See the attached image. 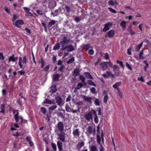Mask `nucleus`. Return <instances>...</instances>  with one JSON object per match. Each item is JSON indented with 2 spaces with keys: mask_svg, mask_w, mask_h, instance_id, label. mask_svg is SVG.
<instances>
[{
  "mask_svg": "<svg viewBox=\"0 0 151 151\" xmlns=\"http://www.w3.org/2000/svg\"><path fill=\"white\" fill-rule=\"evenodd\" d=\"M36 12L39 15H43V13H42V12L40 10H36Z\"/></svg>",
  "mask_w": 151,
  "mask_h": 151,
  "instance_id": "obj_60",
  "label": "nucleus"
},
{
  "mask_svg": "<svg viewBox=\"0 0 151 151\" xmlns=\"http://www.w3.org/2000/svg\"><path fill=\"white\" fill-rule=\"evenodd\" d=\"M4 10L8 13L10 14V11L9 9H8L7 7H5L4 9Z\"/></svg>",
  "mask_w": 151,
  "mask_h": 151,
  "instance_id": "obj_64",
  "label": "nucleus"
},
{
  "mask_svg": "<svg viewBox=\"0 0 151 151\" xmlns=\"http://www.w3.org/2000/svg\"><path fill=\"white\" fill-rule=\"evenodd\" d=\"M91 151H97V149L95 146L93 145L90 147Z\"/></svg>",
  "mask_w": 151,
  "mask_h": 151,
  "instance_id": "obj_47",
  "label": "nucleus"
},
{
  "mask_svg": "<svg viewBox=\"0 0 151 151\" xmlns=\"http://www.w3.org/2000/svg\"><path fill=\"white\" fill-rule=\"evenodd\" d=\"M88 53L91 55H92L94 53V51L92 49H90L88 50Z\"/></svg>",
  "mask_w": 151,
  "mask_h": 151,
  "instance_id": "obj_63",
  "label": "nucleus"
},
{
  "mask_svg": "<svg viewBox=\"0 0 151 151\" xmlns=\"http://www.w3.org/2000/svg\"><path fill=\"white\" fill-rule=\"evenodd\" d=\"M93 114L95 116L94 118V121L95 123H97L99 122V120L98 116L97 115L96 112V111L95 110L94 111H93Z\"/></svg>",
  "mask_w": 151,
  "mask_h": 151,
  "instance_id": "obj_20",
  "label": "nucleus"
},
{
  "mask_svg": "<svg viewBox=\"0 0 151 151\" xmlns=\"http://www.w3.org/2000/svg\"><path fill=\"white\" fill-rule=\"evenodd\" d=\"M41 111L43 114H46V109L45 107H42L41 108Z\"/></svg>",
  "mask_w": 151,
  "mask_h": 151,
  "instance_id": "obj_46",
  "label": "nucleus"
},
{
  "mask_svg": "<svg viewBox=\"0 0 151 151\" xmlns=\"http://www.w3.org/2000/svg\"><path fill=\"white\" fill-rule=\"evenodd\" d=\"M59 137L58 138L60 141L64 142L65 141V134L64 132L59 134Z\"/></svg>",
  "mask_w": 151,
  "mask_h": 151,
  "instance_id": "obj_15",
  "label": "nucleus"
},
{
  "mask_svg": "<svg viewBox=\"0 0 151 151\" xmlns=\"http://www.w3.org/2000/svg\"><path fill=\"white\" fill-rule=\"evenodd\" d=\"M57 144L58 148L59 149V151L62 150L63 149L62 143L58 141L57 142Z\"/></svg>",
  "mask_w": 151,
  "mask_h": 151,
  "instance_id": "obj_18",
  "label": "nucleus"
},
{
  "mask_svg": "<svg viewBox=\"0 0 151 151\" xmlns=\"http://www.w3.org/2000/svg\"><path fill=\"white\" fill-rule=\"evenodd\" d=\"M84 142L83 141L81 142L78 143L77 146V149L78 150H80V148L84 145Z\"/></svg>",
  "mask_w": 151,
  "mask_h": 151,
  "instance_id": "obj_27",
  "label": "nucleus"
},
{
  "mask_svg": "<svg viewBox=\"0 0 151 151\" xmlns=\"http://www.w3.org/2000/svg\"><path fill=\"white\" fill-rule=\"evenodd\" d=\"M65 109L66 111L68 112H72L73 109H71L68 105L67 104L65 106Z\"/></svg>",
  "mask_w": 151,
  "mask_h": 151,
  "instance_id": "obj_32",
  "label": "nucleus"
},
{
  "mask_svg": "<svg viewBox=\"0 0 151 151\" xmlns=\"http://www.w3.org/2000/svg\"><path fill=\"white\" fill-rule=\"evenodd\" d=\"M18 112L17 111V113L15 114L14 116V119L16 120V122H18L19 121L20 118H19V116H18Z\"/></svg>",
  "mask_w": 151,
  "mask_h": 151,
  "instance_id": "obj_37",
  "label": "nucleus"
},
{
  "mask_svg": "<svg viewBox=\"0 0 151 151\" xmlns=\"http://www.w3.org/2000/svg\"><path fill=\"white\" fill-rule=\"evenodd\" d=\"M107 63L108 62H104L100 64V65L102 67L103 70H105L106 69L107 67Z\"/></svg>",
  "mask_w": 151,
  "mask_h": 151,
  "instance_id": "obj_14",
  "label": "nucleus"
},
{
  "mask_svg": "<svg viewBox=\"0 0 151 151\" xmlns=\"http://www.w3.org/2000/svg\"><path fill=\"white\" fill-rule=\"evenodd\" d=\"M97 142L99 143L100 145H101V138L100 136L98 135H97Z\"/></svg>",
  "mask_w": 151,
  "mask_h": 151,
  "instance_id": "obj_54",
  "label": "nucleus"
},
{
  "mask_svg": "<svg viewBox=\"0 0 151 151\" xmlns=\"http://www.w3.org/2000/svg\"><path fill=\"white\" fill-rule=\"evenodd\" d=\"M5 57L3 55V53L2 52H0V60H3L4 59Z\"/></svg>",
  "mask_w": 151,
  "mask_h": 151,
  "instance_id": "obj_58",
  "label": "nucleus"
},
{
  "mask_svg": "<svg viewBox=\"0 0 151 151\" xmlns=\"http://www.w3.org/2000/svg\"><path fill=\"white\" fill-rule=\"evenodd\" d=\"M80 70L79 68L76 69L73 72V76L76 77L80 75Z\"/></svg>",
  "mask_w": 151,
  "mask_h": 151,
  "instance_id": "obj_9",
  "label": "nucleus"
},
{
  "mask_svg": "<svg viewBox=\"0 0 151 151\" xmlns=\"http://www.w3.org/2000/svg\"><path fill=\"white\" fill-rule=\"evenodd\" d=\"M65 67L64 65H61L59 68L58 70L63 73Z\"/></svg>",
  "mask_w": 151,
  "mask_h": 151,
  "instance_id": "obj_38",
  "label": "nucleus"
},
{
  "mask_svg": "<svg viewBox=\"0 0 151 151\" xmlns=\"http://www.w3.org/2000/svg\"><path fill=\"white\" fill-rule=\"evenodd\" d=\"M11 61H12L13 62L15 61V59H14V54H13L9 58V61L10 62Z\"/></svg>",
  "mask_w": 151,
  "mask_h": 151,
  "instance_id": "obj_34",
  "label": "nucleus"
},
{
  "mask_svg": "<svg viewBox=\"0 0 151 151\" xmlns=\"http://www.w3.org/2000/svg\"><path fill=\"white\" fill-rule=\"evenodd\" d=\"M82 98L85 101L88 102L90 104H91L92 103V101H91L92 99L91 97L83 95L82 96Z\"/></svg>",
  "mask_w": 151,
  "mask_h": 151,
  "instance_id": "obj_8",
  "label": "nucleus"
},
{
  "mask_svg": "<svg viewBox=\"0 0 151 151\" xmlns=\"http://www.w3.org/2000/svg\"><path fill=\"white\" fill-rule=\"evenodd\" d=\"M59 10H55L54 12H51V15H52L53 16H56L59 14Z\"/></svg>",
  "mask_w": 151,
  "mask_h": 151,
  "instance_id": "obj_31",
  "label": "nucleus"
},
{
  "mask_svg": "<svg viewBox=\"0 0 151 151\" xmlns=\"http://www.w3.org/2000/svg\"><path fill=\"white\" fill-rule=\"evenodd\" d=\"M66 49L67 50L68 52H71L75 50L73 46L71 45H66Z\"/></svg>",
  "mask_w": 151,
  "mask_h": 151,
  "instance_id": "obj_10",
  "label": "nucleus"
},
{
  "mask_svg": "<svg viewBox=\"0 0 151 151\" xmlns=\"http://www.w3.org/2000/svg\"><path fill=\"white\" fill-rule=\"evenodd\" d=\"M84 49L85 51H87L90 48H92V47L89 45H83L82 47Z\"/></svg>",
  "mask_w": 151,
  "mask_h": 151,
  "instance_id": "obj_22",
  "label": "nucleus"
},
{
  "mask_svg": "<svg viewBox=\"0 0 151 151\" xmlns=\"http://www.w3.org/2000/svg\"><path fill=\"white\" fill-rule=\"evenodd\" d=\"M84 75L87 78L93 79V77L90 73L88 72H85L84 73Z\"/></svg>",
  "mask_w": 151,
  "mask_h": 151,
  "instance_id": "obj_26",
  "label": "nucleus"
},
{
  "mask_svg": "<svg viewBox=\"0 0 151 151\" xmlns=\"http://www.w3.org/2000/svg\"><path fill=\"white\" fill-rule=\"evenodd\" d=\"M73 133L74 137H79L80 134L79 129H73Z\"/></svg>",
  "mask_w": 151,
  "mask_h": 151,
  "instance_id": "obj_6",
  "label": "nucleus"
},
{
  "mask_svg": "<svg viewBox=\"0 0 151 151\" xmlns=\"http://www.w3.org/2000/svg\"><path fill=\"white\" fill-rule=\"evenodd\" d=\"M60 47V45L59 43L56 44L54 46L53 49L54 50H57L59 49Z\"/></svg>",
  "mask_w": 151,
  "mask_h": 151,
  "instance_id": "obj_35",
  "label": "nucleus"
},
{
  "mask_svg": "<svg viewBox=\"0 0 151 151\" xmlns=\"http://www.w3.org/2000/svg\"><path fill=\"white\" fill-rule=\"evenodd\" d=\"M51 89L50 92L52 94L55 93L57 91V87L56 85H54L50 87Z\"/></svg>",
  "mask_w": 151,
  "mask_h": 151,
  "instance_id": "obj_11",
  "label": "nucleus"
},
{
  "mask_svg": "<svg viewBox=\"0 0 151 151\" xmlns=\"http://www.w3.org/2000/svg\"><path fill=\"white\" fill-rule=\"evenodd\" d=\"M57 116L62 118L63 119L65 120V116L61 112H57Z\"/></svg>",
  "mask_w": 151,
  "mask_h": 151,
  "instance_id": "obj_24",
  "label": "nucleus"
},
{
  "mask_svg": "<svg viewBox=\"0 0 151 151\" xmlns=\"http://www.w3.org/2000/svg\"><path fill=\"white\" fill-rule=\"evenodd\" d=\"M143 54V50H142L140 51L139 55V59L140 60H142L144 59V57L142 56V55Z\"/></svg>",
  "mask_w": 151,
  "mask_h": 151,
  "instance_id": "obj_36",
  "label": "nucleus"
},
{
  "mask_svg": "<svg viewBox=\"0 0 151 151\" xmlns=\"http://www.w3.org/2000/svg\"><path fill=\"white\" fill-rule=\"evenodd\" d=\"M115 35V32L113 30H111L108 32V37L109 38H111L114 37Z\"/></svg>",
  "mask_w": 151,
  "mask_h": 151,
  "instance_id": "obj_13",
  "label": "nucleus"
},
{
  "mask_svg": "<svg viewBox=\"0 0 151 151\" xmlns=\"http://www.w3.org/2000/svg\"><path fill=\"white\" fill-rule=\"evenodd\" d=\"M122 84L121 82H116L115 84L113 86L114 88L117 89L118 87L120 86Z\"/></svg>",
  "mask_w": 151,
  "mask_h": 151,
  "instance_id": "obj_23",
  "label": "nucleus"
},
{
  "mask_svg": "<svg viewBox=\"0 0 151 151\" xmlns=\"http://www.w3.org/2000/svg\"><path fill=\"white\" fill-rule=\"evenodd\" d=\"M126 66L130 70H132V69L131 67V66L128 63L126 62Z\"/></svg>",
  "mask_w": 151,
  "mask_h": 151,
  "instance_id": "obj_57",
  "label": "nucleus"
},
{
  "mask_svg": "<svg viewBox=\"0 0 151 151\" xmlns=\"http://www.w3.org/2000/svg\"><path fill=\"white\" fill-rule=\"evenodd\" d=\"M120 25L123 29H125L126 27V22L125 21H123L120 23Z\"/></svg>",
  "mask_w": 151,
  "mask_h": 151,
  "instance_id": "obj_28",
  "label": "nucleus"
},
{
  "mask_svg": "<svg viewBox=\"0 0 151 151\" xmlns=\"http://www.w3.org/2000/svg\"><path fill=\"white\" fill-rule=\"evenodd\" d=\"M112 25V23L108 22L104 25V27L103 29V31L105 32L109 29V27Z\"/></svg>",
  "mask_w": 151,
  "mask_h": 151,
  "instance_id": "obj_4",
  "label": "nucleus"
},
{
  "mask_svg": "<svg viewBox=\"0 0 151 151\" xmlns=\"http://www.w3.org/2000/svg\"><path fill=\"white\" fill-rule=\"evenodd\" d=\"M90 91L93 93H96V89L94 87H92L91 88Z\"/></svg>",
  "mask_w": 151,
  "mask_h": 151,
  "instance_id": "obj_59",
  "label": "nucleus"
},
{
  "mask_svg": "<svg viewBox=\"0 0 151 151\" xmlns=\"http://www.w3.org/2000/svg\"><path fill=\"white\" fill-rule=\"evenodd\" d=\"M39 63H40L41 64V68H42L44 66V62L43 59L42 58H41L40 60L39 61Z\"/></svg>",
  "mask_w": 151,
  "mask_h": 151,
  "instance_id": "obj_43",
  "label": "nucleus"
},
{
  "mask_svg": "<svg viewBox=\"0 0 151 151\" xmlns=\"http://www.w3.org/2000/svg\"><path fill=\"white\" fill-rule=\"evenodd\" d=\"M108 98V95L107 93H106V94L105 95L104 97V103H106L107 102Z\"/></svg>",
  "mask_w": 151,
  "mask_h": 151,
  "instance_id": "obj_40",
  "label": "nucleus"
},
{
  "mask_svg": "<svg viewBox=\"0 0 151 151\" xmlns=\"http://www.w3.org/2000/svg\"><path fill=\"white\" fill-rule=\"evenodd\" d=\"M17 102L20 106H22V101L20 99H18L17 100Z\"/></svg>",
  "mask_w": 151,
  "mask_h": 151,
  "instance_id": "obj_61",
  "label": "nucleus"
},
{
  "mask_svg": "<svg viewBox=\"0 0 151 151\" xmlns=\"http://www.w3.org/2000/svg\"><path fill=\"white\" fill-rule=\"evenodd\" d=\"M59 43L60 45H61L62 46L61 50H65L66 49V45H65V44H65L62 41L60 42Z\"/></svg>",
  "mask_w": 151,
  "mask_h": 151,
  "instance_id": "obj_21",
  "label": "nucleus"
},
{
  "mask_svg": "<svg viewBox=\"0 0 151 151\" xmlns=\"http://www.w3.org/2000/svg\"><path fill=\"white\" fill-rule=\"evenodd\" d=\"M51 146L52 147V148L53 149V150L54 151H56L57 150V148H56V145L55 144H54L53 142H52L51 143Z\"/></svg>",
  "mask_w": 151,
  "mask_h": 151,
  "instance_id": "obj_42",
  "label": "nucleus"
},
{
  "mask_svg": "<svg viewBox=\"0 0 151 151\" xmlns=\"http://www.w3.org/2000/svg\"><path fill=\"white\" fill-rule=\"evenodd\" d=\"M83 84L81 83H78V84L77 87L75 88V90H74L75 91H76V90H79L80 89V88L83 87Z\"/></svg>",
  "mask_w": 151,
  "mask_h": 151,
  "instance_id": "obj_29",
  "label": "nucleus"
},
{
  "mask_svg": "<svg viewBox=\"0 0 151 151\" xmlns=\"http://www.w3.org/2000/svg\"><path fill=\"white\" fill-rule=\"evenodd\" d=\"M116 62L117 63L119 64L123 68L124 67L123 65V62L122 61L117 60L116 61Z\"/></svg>",
  "mask_w": 151,
  "mask_h": 151,
  "instance_id": "obj_50",
  "label": "nucleus"
},
{
  "mask_svg": "<svg viewBox=\"0 0 151 151\" xmlns=\"http://www.w3.org/2000/svg\"><path fill=\"white\" fill-rule=\"evenodd\" d=\"M0 109H1V110L0 111V112L1 113H4L5 106L4 104H2L1 105Z\"/></svg>",
  "mask_w": 151,
  "mask_h": 151,
  "instance_id": "obj_44",
  "label": "nucleus"
},
{
  "mask_svg": "<svg viewBox=\"0 0 151 151\" xmlns=\"http://www.w3.org/2000/svg\"><path fill=\"white\" fill-rule=\"evenodd\" d=\"M94 104H95L97 106H99L100 105V103L99 101V99H96L95 101H94Z\"/></svg>",
  "mask_w": 151,
  "mask_h": 151,
  "instance_id": "obj_56",
  "label": "nucleus"
},
{
  "mask_svg": "<svg viewBox=\"0 0 151 151\" xmlns=\"http://www.w3.org/2000/svg\"><path fill=\"white\" fill-rule=\"evenodd\" d=\"M55 23V21L54 20H51L49 22L48 24H47V26L48 28L50 29L52 26Z\"/></svg>",
  "mask_w": 151,
  "mask_h": 151,
  "instance_id": "obj_19",
  "label": "nucleus"
},
{
  "mask_svg": "<svg viewBox=\"0 0 151 151\" xmlns=\"http://www.w3.org/2000/svg\"><path fill=\"white\" fill-rule=\"evenodd\" d=\"M95 110L92 109L88 112H86L84 115V117L85 119L88 122L92 121L93 120L92 114Z\"/></svg>",
  "mask_w": 151,
  "mask_h": 151,
  "instance_id": "obj_1",
  "label": "nucleus"
},
{
  "mask_svg": "<svg viewBox=\"0 0 151 151\" xmlns=\"http://www.w3.org/2000/svg\"><path fill=\"white\" fill-rule=\"evenodd\" d=\"M79 79L83 82H84L85 81V78L83 75H81L79 76Z\"/></svg>",
  "mask_w": 151,
  "mask_h": 151,
  "instance_id": "obj_48",
  "label": "nucleus"
},
{
  "mask_svg": "<svg viewBox=\"0 0 151 151\" xmlns=\"http://www.w3.org/2000/svg\"><path fill=\"white\" fill-rule=\"evenodd\" d=\"M113 71L114 73L115 76H119V69H113Z\"/></svg>",
  "mask_w": 151,
  "mask_h": 151,
  "instance_id": "obj_33",
  "label": "nucleus"
},
{
  "mask_svg": "<svg viewBox=\"0 0 151 151\" xmlns=\"http://www.w3.org/2000/svg\"><path fill=\"white\" fill-rule=\"evenodd\" d=\"M65 9L66 11V13H67L68 14L70 13V9L68 6H65Z\"/></svg>",
  "mask_w": 151,
  "mask_h": 151,
  "instance_id": "obj_51",
  "label": "nucleus"
},
{
  "mask_svg": "<svg viewBox=\"0 0 151 151\" xmlns=\"http://www.w3.org/2000/svg\"><path fill=\"white\" fill-rule=\"evenodd\" d=\"M27 60L26 57L25 56H24L22 60V63L24 64H26L27 63Z\"/></svg>",
  "mask_w": 151,
  "mask_h": 151,
  "instance_id": "obj_62",
  "label": "nucleus"
},
{
  "mask_svg": "<svg viewBox=\"0 0 151 151\" xmlns=\"http://www.w3.org/2000/svg\"><path fill=\"white\" fill-rule=\"evenodd\" d=\"M56 127L58 131H60V132H63L64 130V125L63 122L61 121L58 122L57 124Z\"/></svg>",
  "mask_w": 151,
  "mask_h": 151,
  "instance_id": "obj_2",
  "label": "nucleus"
},
{
  "mask_svg": "<svg viewBox=\"0 0 151 151\" xmlns=\"http://www.w3.org/2000/svg\"><path fill=\"white\" fill-rule=\"evenodd\" d=\"M63 40L61 41L65 44H68L70 42V39H69L66 36H64L63 38Z\"/></svg>",
  "mask_w": 151,
  "mask_h": 151,
  "instance_id": "obj_16",
  "label": "nucleus"
},
{
  "mask_svg": "<svg viewBox=\"0 0 151 151\" xmlns=\"http://www.w3.org/2000/svg\"><path fill=\"white\" fill-rule=\"evenodd\" d=\"M87 132L90 134L93 133V134H95V129H93L92 127L91 126H89L87 128Z\"/></svg>",
  "mask_w": 151,
  "mask_h": 151,
  "instance_id": "obj_7",
  "label": "nucleus"
},
{
  "mask_svg": "<svg viewBox=\"0 0 151 151\" xmlns=\"http://www.w3.org/2000/svg\"><path fill=\"white\" fill-rule=\"evenodd\" d=\"M57 106L56 105H54L49 108V111L50 112V114L52 113V111L57 108Z\"/></svg>",
  "mask_w": 151,
  "mask_h": 151,
  "instance_id": "obj_25",
  "label": "nucleus"
},
{
  "mask_svg": "<svg viewBox=\"0 0 151 151\" xmlns=\"http://www.w3.org/2000/svg\"><path fill=\"white\" fill-rule=\"evenodd\" d=\"M51 100L49 99H45L43 103L45 104H50V103Z\"/></svg>",
  "mask_w": 151,
  "mask_h": 151,
  "instance_id": "obj_49",
  "label": "nucleus"
},
{
  "mask_svg": "<svg viewBox=\"0 0 151 151\" xmlns=\"http://www.w3.org/2000/svg\"><path fill=\"white\" fill-rule=\"evenodd\" d=\"M60 78V76L59 74H54L53 75V80L54 81H57Z\"/></svg>",
  "mask_w": 151,
  "mask_h": 151,
  "instance_id": "obj_17",
  "label": "nucleus"
},
{
  "mask_svg": "<svg viewBox=\"0 0 151 151\" xmlns=\"http://www.w3.org/2000/svg\"><path fill=\"white\" fill-rule=\"evenodd\" d=\"M56 5V2L54 0H51L49 2L48 6L50 9L54 8Z\"/></svg>",
  "mask_w": 151,
  "mask_h": 151,
  "instance_id": "obj_5",
  "label": "nucleus"
},
{
  "mask_svg": "<svg viewBox=\"0 0 151 151\" xmlns=\"http://www.w3.org/2000/svg\"><path fill=\"white\" fill-rule=\"evenodd\" d=\"M143 42L141 43L139 45L136 46L135 47V51L137 52H139L141 47H142Z\"/></svg>",
  "mask_w": 151,
  "mask_h": 151,
  "instance_id": "obj_30",
  "label": "nucleus"
},
{
  "mask_svg": "<svg viewBox=\"0 0 151 151\" xmlns=\"http://www.w3.org/2000/svg\"><path fill=\"white\" fill-rule=\"evenodd\" d=\"M78 110H74L73 109H72V112L73 113H77V112H78L79 113L80 112V108L79 106L78 107Z\"/></svg>",
  "mask_w": 151,
  "mask_h": 151,
  "instance_id": "obj_53",
  "label": "nucleus"
},
{
  "mask_svg": "<svg viewBox=\"0 0 151 151\" xmlns=\"http://www.w3.org/2000/svg\"><path fill=\"white\" fill-rule=\"evenodd\" d=\"M42 24L43 26L44 27V29L45 31L46 32H47V27L46 26V24L44 22L42 23Z\"/></svg>",
  "mask_w": 151,
  "mask_h": 151,
  "instance_id": "obj_52",
  "label": "nucleus"
},
{
  "mask_svg": "<svg viewBox=\"0 0 151 151\" xmlns=\"http://www.w3.org/2000/svg\"><path fill=\"white\" fill-rule=\"evenodd\" d=\"M75 60V58L74 57H73L71 58L70 59H69L68 60L66 63L67 64H69L71 63H72L74 62Z\"/></svg>",
  "mask_w": 151,
  "mask_h": 151,
  "instance_id": "obj_39",
  "label": "nucleus"
},
{
  "mask_svg": "<svg viewBox=\"0 0 151 151\" xmlns=\"http://www.w3.org/2000/svg\"><path fill=\"white\" fill-rule=\"evenodd\" d=\"M144 62L145 64L146 65L144 67V70H145L146 71V70L147 68H148L149 67V65L147 63V60H144Z\"/></svg>",
  "mask_w": 151,
  "mask_h": 151,
  "instance_id": "obj_55",
  "label": "nucleus"
},
{
  "mask_svg": "<svg viewBox=\"0 0 151 151\" xmlns=\"http://www.w3.org/2000/svg\"><path fill=\"white\" fill-rule=\"evenodd\" d=\"M55 99L56 100V102L58 105L60 106L63 104V99L60 96H58L55 97Z\"/></svg>",
  "mask_w": 151,
  "mask_h": 151,
  "instance_id": "obj_3",
  "label": "nucleus"
},
{
  "mask_svg": "<svg viewBox=\"0 0 151 151\" xmlns=\"http://www.w3.org/2000/svg\"><path fill=\"white\" fill-rule=\"evenodd\" d=\"M22 60V58L21 57H19V65L20 68H22L23 67L22 65L21 64V62Z\"/></svg>",
  "mask_w": 151,
  "mask_h": 151,
  "instance_id": "obj_45",
  "label": "nucleus"
},
{
  "mask_svg": "<svg viewBox=\"0 0 151 151\" xmlns=\"http://www.w3.org/2000/svg\"><path fill=\"white\" fill-rule=\"evenodd\" d=\"M88 83L90 85L96 86V84L93 82L91 80H89L88 81Z\"/></svg>",
  "mask_w": 151,
  "mask_h": 151,
  "instance_id": "obj_41",
  "label": "nucleus"
},
{
  "mask_svg": "<svg viewBox=\"0 0 151 151\" xmlns=\"http://www.w3.org/2000/svg\"><path fill=\"white\" fill-rule=\"evenodd\" d=\"M23 24L24 22L23 21L21 20H18L15 22V23H14L13 24L16 27H21L19 25Z\"/></svg>",
  "mask_w": 151,
  "mask_h": 151,
  "instance_id": "obj_12",
  "label": "nucleus"
}]
</instances>
